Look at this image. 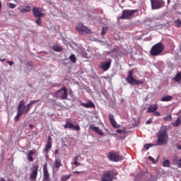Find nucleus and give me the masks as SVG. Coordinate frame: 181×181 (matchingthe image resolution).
<instances>
[{"instance_id":"nucleus-36","label":"nucleus","mask_w":181,"mask_h":181,"mask_svg":"<svg viewBox=\"0 0 181 181\" xmlns=\"http://www.w3.org/2000/svg\"><path fill=\"white\" fill-rule=\"evenodd\" d=\"M105 33H107V28L106 27H103L102 28V36H104V35H105Z\"/></svg>"},{"instance_id":"nucleus-39","label":"nucleus","mask_w":181,"mask_h":181,"mask_svg":"<svg viewBox=\"0 0 181 181\" xmlns=\"http://www.w3.org/2000/svg\"><path fill=\"white\" fill-rule=\"evenodd\" d=\"M47 144H52V137L50 136H48Z\"/></svg>"},{"instance_id":"nucleus-37","label":"nucleus","mask_w":181,"mask_h":181,"mask_svg":"<svg viewBox=\"0 0 181 181\" xmlns=\"http://www.w3.org/2000/svg\"><path fill=\"white\" fill-rule=\"evenodd\" d=\"M151 146H152V145H151V144H144V148L146 149V151H148V149H149V148H151Z\"/></svg>"},{"instance_id":"nucleus-21","label":"nucleus","mask_w":181,"mask_h":181,"mask_svg":"<svg viewBox=\"0 0 181 181\" xmlns=\"http://www.w3.org/2000/svg\"><path fill=\"white\" fill-rule=\"evenodd\" d=\"M109 120L110 122L114 128H117V122L115 121V118L114 117V115L110 114L109 115Z\"/></svg>"},{"instance_id":"nucleus-27","label":"nucleus","mask_w":181,"mask_h":181,"mask_svg":"<svg viewBox=\"0 0 181 181\" xmlns=\"http://www.w3.org/2000/svg\"><path fill=\"white\" fill-rule=\"evenodd\" d=\"M50 149H52V144H47L44 148V151L47 153H49Z\"/></svg>"},{"instance_id":"nucleus-23","label":"nucleus","mask_w":181,"mask_h":181,"mask_svg":"<svg viewBox=\"0 0 181 181\" xmlns=\"http://www.w3.org/2000/svg\"><path fill=\"white\" fill-rule=\"evenodd\" d=\"M174 81L176 83H180L181 81V72H179L176 74V76L173 78Z\"/></svg>"},{"instance_id":"nucleus-19","label":"nucleus","mask_w":181,"mask_h":181,"mask_svg":"<svg viewBox=\"0 0 181 181\" xmlns=\"http://www.w3.org/2000/svg\"><path fill=\"white\" fill-rule=\"evenodd\" d=\"M81 105L85 108H95V105L90 100H89L87 103H81Z\"/></svg>"},{"instance_id":"nucleus-11","label":"nucleus","mask_w":181,"mask_h":181,"mask_svg":"<svg viewBox=\"0 0 181 181\" xmlns=\"http://www.w3.org/2000/svg\"><path fill=\"white\" fill-rule=\"evenodd\" d=\"M64 128L65 129H75V131H80V125L76 124L74 125L73 123H71V120L70 119H66L65 121V125L64 126Z\"/></svg>"},{"instance_id":"nucleus-48","label":"nucleus","mask_w":181,"mask_h":181,"mask_svg":"<svg viewBox=\"0 0 181 181\" xmlns=\"http://www.w3.org/2000/svg\"><path fill=\"white\" fill-rule=\"evenodd\" d=\"M1 9H2V2L0 1V13H1Z\"/></svg>"},{"instance_id":"nucleus-22","label":"nucleus","mask_w":181,"mask_h":181,"mask_svg":"<svg viewBox=\"0 0 181 181\" xmlns=\"http://www.w3.org/2000/svg\"><path fill=\"white\" fill-rule=\"evenodd\" d=\"M32 11V7L30 6H26L24 8L20 9L21 13H28Z\"/></svg>"},{"instance_id":"nucleus-47","label":"nucleus","mask_w":181,"mask_h":181,"mask_svg":"<svg viewBox=\"0 0 181 181\" xmlns=\"http://www.w3.org/2000/svg\"><path fill=\"white\" fill-rule=\"evenodd\" d=\"M28 127H29V128H30V129H33V127H35V126L32 124H30Z\"/></svg>"},{"instance_id":"nucleus-50","label":"nucleus","mask_w":181,"mask_h":181,"mask_svg":"<svg viewBox=\"0 0 181 181\" xmlns=\"http://www.w3.org/2000/svg\"><path fill=\"white\" fill-rule=\"evenodd\" d=\"M0 181H6V180H5V178L1 177V178H0Z\"/></svg>"},{"instance_id":"nucleus-13","label":"nucleus","mask_w":181,"mask_h":181,"mask_svg":"<svg viewBox=\"0 0 181 181\" xmlns=\"http://www.w3.org/2000/svg\"><path fill=\"white\" fill-rule=\"evenodd\" d=\"M37 170H39V166L38 165H33V171L30 175V179L31 180H36V178L37 177Z\"/></svg>"},{"instance_id":"nucleus-44","label":"nucleus","mask_w":181,"mask_h":181,"mask_svg":"<svg viewBox=\"0 0 181 181\" xmlns=\"http://www.w3.org/2000/svg\"><path fill=\"white\" fill-rule=\"evenodd\" d=\"M74 165H75L76 166H81V165L80 164V163H78V161H74Z\"/></svg>"},{"instance_id":"nucleus-6","label":"nucleus","mask_w":181,"mask_h":181,"mask_svg":"<svg viewBox=\"0 0 181 181\" xmlns=\"http://www.w3.org/2000/svg\"><path fill=\"white\" fill-rule=\"evenodd\" d=\"M107 158L112 162H119L123 159L122 156L119 155L118 151H114L108 153Z\"/></svg>"},{"instance_id":"nucleus-9","label":"nucleus","mask_w":181,"mask_h":181,"mask_svg":"<svg viewBox=\"0 0 181 181\" xmlns=\"http://www.w3.org/2000/svg\"><path fill=\"white\" fill-rule=\"evenodd\" d=\"M136 12H139V10H123L122 16L119 19H130L134 13H136Z\"/></svg>"},{"instance_id":"nucleus-29","label":"nucleus","mask_w":181,"mask_h":181,"mask_svg":"<svg viewBox=\"0 0 181 181\" xmlns=\"http://www.w3.org/2000/svg\"><path fill=\"white\" fill-rule=\"evenodd\" d=\"M174 23L176 26V28H181V20L180 19H177L174 21Z\"/></svg>"},{"instance_id":"nucleus-8","label":"nucleus","mask_w":181,"mask_h":181,"mask_svg":"<svg viewBox=\"0 0 181 181\" xmlns=\"http://www.w3.org/2000/svg\"><path fill=\"white\" fill-rule=\"evenodd\" d=\"M151 9L156 10V9H161L165 5V2L163 0H150Z\"/></svg>"},{"instance_id":"nucleus-18","label":"nucleus","mask_w":181,"mask_h":181,"mask_svg":"<svg viewBox=\"0 0 181 181\" xmlns=\"http://www.w3.org/2000/svg\"><path fill=\"white\" fill-rule=\"evenodd\" d=\"M156 111H158V103L150 105L147 110V112H148L149 114L156 112Z\"/></svg>"},{"instance_id":"nucleus-10","label":"nucleus","mask_w":181,"mask_h":181,"mask_svg":"<svg viewBox=\"0 0 181 181\" xmlns=\"http://www.w3.org/2000/svg\"><path fill=\"white\" fill-rule=\"evenodd\" d=\"M77 32H79V35H89L91 33V30L87 27L84 26L82 23H79L76 27Z\"/></svg>"},{"instance_id":"nucleus-5","label":"nucleus","mask_w":181,"mask_h":181,"mask_svg":"<svg viewBox=\"0 0 181 181\" xmlns=\"http://www.w3.org/2000/svg\"><path fill=\"white\" fill-rule=\"evenodd\" d=\"M67 88L66 86L62 87L59 90H57L54 94L56 98H60V100H67Z\"/></svg>"},{"instance_id":"nucleus-34","label":"nucleus","mask_w":181,"mask_h":181,"mask_svg":"<svg viewBox=\"0 0 181 181\" xmlns=\"http://www.w3.org/2000/svg\"><path fill=\"white\" fill-rule=\"evenodd\" d=\"M174 163H176L177 165V168H181V158L175 160Z\"/></svg>"},{"instance_id":"nucleus-2","label":"nucleus","mask_w":181,"mask_h":181,"mask_svg":"<svg viewBox=\"0 0 181 181\" xmlns=\"http://www.w3.org/2000/svg\"><path fill=\"white\" fill-rule=\"evenodd\" d=\"M157 144L159 146L162 145H166L168 141L169 140V135L168 134V127L166 125L162 126L157 133Z\"/></svg>"},{"instance_id":"nucleus-38","label":"nucleus","mask_w":181,"mask_h":181,"mask_svg":"<svg viewBox=\"0 0 181 181\" xmlns=\"http://www.w3.org/2000/svg\"><path fill=\"white\" fill-rule=\"evenodd\" d=\"M117 134H127V132L125 130H121V129H117Z\"/></svg>"},{"instance_id":"nucleus-7","label":"nucleus","mask_w":181,"mask_h":181,"mask_svg":"<svg viewBox=\"0 0 181 181\" xmlns=\"http://www.w3.org/2000/svg\"><path fill=\"white\" fill-rule=\"evenodd\" d=\"M114 176H117V173L114 170H108L103 173L101 177V181H112Z\"/></svg>"},{"instance_id":"nucleus-40","label":"nucleus","mask_w":181,"mask_h":181,"mask_svg":"<svg viewBox=\"0 0 181 181\" xmlns=\"http://www.w3.org/2000/svg\"><path fill=\"white\" fill-rule=\"evenodd\" d=\"M72 173L74 175H80V173H83V171H73Z\"/></svg>"},{"instance_id":"nucleus-51","label":"nucleus","mask_w":181,"mask_h":181,"mask_svg":"<svg viewBox=\"0 0 181 181\" xmlns=\"http://www.w3.org/2000/svg\"><path fill=\"white\" fill-rule=\"evenodd\" d=\"M77 160H78V156L75 157V160L74 161L77 162Z\"/></svg>"},{"instance_id":"nucleus-3","label":"nucleus","mask_w":181,"mask_h":181,"mask_svg":"<svg viewBox=\"0 0 181 181\" xmlns=\"http://www.w3.org/2000/svg\"><path fill=\"white\" fill-rule=\"evenodd\" d=\"M163 50H165V45L162 42H158L151 47L150 54L151 56H159Z\"/></svg>"},{"instance_id":"nucleus-41","label":"nucleus","mask_w":181,"mask_h":181,"mask_svg":"<svg viewBox=\"0 0 181 181\" xmlns=\"http://www.w3.org/2000/svg\"><path fill=\"white\" fill-rule=\"evenodd\" d=\"M154 115L156 117H160L161 115H160V112L156 111V112H154Z\"/></svg>"},{"instance_id":"nucleus-33","label":"nucleus","mask_w":181,"mask_h":181,"mask_svg":"<svg viewBox=\"0 0 181 181\" xmlns=\"http://www.w3.org/2000/svg\"><path fill=\"white\" fill-rule=\"evenodd\" d=\"M165 121H172V115H168L163 117Z\"/></svg>"},{"instance_id":"nucleus-17","label":"nucleus","mask_w":181,"mask_h":181,"mask_svg":"<svg viewBox=\"0 0 181 181\" xmlns=\"http://www.w3.org/2000/svg\"><path fill=\"white\" fill-rule=\"evenodd\" d=\"M36 153V150H30L28 154H27V159L28 162H33L35 160V158H33V156H35V154Z\"/></svg>"},{"instance_id":"nucleus-25","label":"nucleus","mask_w":181,"mask_h":181,"mask_svg":"<svg viewBox=\"0 0 181 181\" xmlns=\"http://www.w3.org/2000/svg\"><path fill=\"white\" fill-rule=\"evenodd\" d=\"M52 49L54 52H58V53H60L63 50V48L60 45H54Z\"/></svg>"},{"instance_id":"nucleus-28","label":"nucleus","mask_w":181,"mask_h":181,"mask_svg":"<svg viewBox=\"0 0 181 181\" xmlns=\"http://www.w3.org/2000/svg\"><path fill=\"white\" fill-rule=\"evenodd\" d=\"M70 177H71V174L62 175L61 177V180L62 181L69 180V179H70Z\"/></svg>"},{"instance_id":"nucleus-31","label":"nucleus","mask_w":181,"mask_h":181,"mask_svg":"<svg viewBox=\"0 0 181 181\" xmlns=\"http://www.w3.org/2000/svg\"><path fill=\"white\" fill-rule=\"evenodd\" d=\"M170 165V162L169 161V160H165L163 162V166L164 168H169Z\"/></svg>"},{"instance_id":"nucleus-24","label":"nucleus","mask_w":181,"mask_h":181,"mask_svg":"<svg viewBox=\"0 0 181 181\" xmlns=\"http://www.w3.org/2000/svg\"><path fill=\"white\" fill-rule=\"evenodd\" d=\"M173 99V97H172L170 95H166V96H163L161 98V101H163V102L172 101Z\"/></svg>"},{"instance_id":"nucleus-52","label":"nucleus","mask_w":181,"mask_h":181,"mask_svg":"<svg viewBox=\"0 0 181 181\" xmlns=\"http://www.w3.org/2000/svg\"><path fill=\"white\" fill-rule=\"evenodd\" d=\"M167 4L169 5V4H170V0H167Z\"/></svg>"},{"instance_id":"nucleus-1","label":"nucleus","mask_w":181,"mask_h":181,"mask_svg":"<svg viewBox=\"0 0 181 181\" xmlns=\"http://www.w3.org/2000/svg\"><path fill=\"white\" fill-rule=\"evenodd\" d=\"M35 103H37V100H31L25 105V101L23 100H21L17 108V115L14 117L15 122H18L23 115L28 114L30 110V107H32Z\"/></svg>"},{"instance_id":"nucleus-16","label":"nucleus","mask_w":181,"mask_h":181,"mask_svg":"<svg viewBox=\"0 0 181 181\" xmlns=\"http://www.w3.org/2000/svg\"><path fill=\"white\" fill-rule=\"evenodd\" d=\"M89 128L90 129H92V131H94L95 134H98V135H100V136H104V132H102L98 127H95L94 124H90Z\"/></svg>"},{"instance_id":"nucleus-14","label":"nucleus","mask_w":181,"mask_h":181,"mask_svg":"<svg viewBox=\"0 0 181 181\" xmlns=\"http://www.w3.org/2000/svg\"><path fill=\"white\" fill-rule=\"evenodd\" d=\"M43 175L44 181H50V175L47 171V164H45L43 166Z\"/></svg>"},{"instance_id":"nucleus-20","label":"nucleus","mask_w":181,"mask_h":181,"mask_svg":"<svg viewBox=\"0 0 181 181\" xmlns=\"http://www.w3.org/2000/svg\"><path fill=\"white\" fill-rule=\"evenodd\" d=\"M62 166H63V163H62V160L60 158H56L54 161V169H59Z\"/></svg>"},{"instance_id":"nucleus-26","label":"nucleus","mask_w":181,"mask_h":181,"mask_svg":"<svg viewBox=\"0 0 181 181\" xmlns=\"http://www.w3.org/2000/svg\"><path fill=\"white\" fill-rule=\"evenodd\" d=\"M181 124V117H178L174 123H173V127H179Z\"/></svg>"},{"instance_id":"nucleus-53","label":"nucleus","mask_w":181,"mask_h":181,"mask_svg":"<svg viewBox=\"0 0 181 181\" xmlns=\"http://www.w3.org/2000/svg\"><path fill=\"white\" fill-rule=\"evenodd\" d=\"M0 62H5V59L0 60Z\"/></svg>"},{"instance_id":"nucleus-4","label":"nucleus","mask_w":181,"mask_h":181,"mask_svg":"<svg viewBox=\"0 0 181 181\" xmlns=\"http://www.w3.org/2000/svg\"><path fill=\"white\" fill-rule=\"evenodd\" d=\"M134 69H131L128 72V76L126 78V81L129 83V84L134 85V86H139L141 84H144V81H138L135 79L134 77Z\"/></svg>"},{"instance_id":"nucleus-56","label":"nucleus","mask_w":181,"mask_h":181,"mask_svg":"<svg viewBox=\"0 0 181 181\" xmlns=\"http://www.w3.org/2000/svg\"><path fill=\"white\" fill-rule=\"evenodd\" d=\"M0 60H2V59L0 58Z\"/></svg>"},{"instance_id":"nucleus-30","label":"nucleus","mask_w":181,"mask_h":181,"mask_svg":"<svg viewBox=\"0 0 181 181\" xmlns=\"http://www.w3.org/2000/svg\"><path fill=\"white\" fill-rule=\"evenodd\" d=\"M69 60H71V63H76V62H77V58H76V55L72 54L69 57Z\"/></svg>"},{"instance_id":"nucleus-42","label":"nucleus","mask_w":181,"mask_h":181,"mask_svg":"<svg viewBox=\"0 0 181 181\" xmlns=\"http://www.w3.org/2000/svg\"><path fill=\"white\" fill-rule=\"evenodd\" d=\"M148 159H150L153 163H156V162H155V158H153L152 156H149Z\"/></svg>"},{"instance_id":"nucleus-55","label":"nucleus","mask_w":181,"mask_h":181,"mask_svg":"<svg viewBox=\"0 0 181 181\" xmlns=\"http://www.w3.org/2000/svg\"><path fill=\"white\" fill-rule=\"evenodd\" d=\"M8 181H13V180H11V179H8Z\"/></svg>"},{"instance_id":"nucleus-54","label":"nucleus","mask_w":181,"mask_h":181,"mask_svg":"<svg viewBox=\"0 0 181 181\" xmlns=\"http://www.w3.org/2000/svg\"><path fill=\"white\" fill-rule=\"evenodd\" d=\"M29 87H32V84H28Z\"/></svg>"},{"instance_id":"nucleus-49","label":"nucleus","mask_w":181,"mask_h":181,"mask_svg":"<svg viewBox=\"0 0 181 181\" xmlns=\"http://www.w3.org/2000/svg\"><path fill=\"white\" fill-rule=\"evenodd\" d=\"M58 153H59V150H55V151H54V154H55V155H57Z\"/></svg>"},{"instance_id":"nucleus-45","label":"nucleus","mask_w":181,"mask_h":181,"mask_svg":"<svg viewBox=\"0 0 181 181\" xmlns=\"http://www.w3.org/2000/svg\"><path fill=\"white\" fill-rule=\"evenodd\" d=\"M7 63L9 64V66H13L14 64L13 61H8Z\"/></svg>"},{"instance_id":"nucleus-12","label":"nucleus","mask_w":181,"mask_h":181,"mask_svg":"<svg viewBox=\"0 0 181 181\" xmlns=\"http://www.w3.org/2000/svg\"><path fill=\"white\" fill-rule=\"evenodd\" d=\"M111 63H112V59H108L100 63L99 68L103 70V71H107L111 67Z\"/></svg>"},{"instance_id":"nucleus-32","label":"nucleus","mask_w":181,"mask_h":181,"mask_svg":"<svg viewBox=\"0 0 181 181\" xmlns=\"http://www.w3.org/2000/svg\"><path fill=\"white\" fill-rule=\"evenodd\" d=\"M7 6L10 8V9H15V8H16V4H13V3H9L7 4Z\"/></svg>"},{"instance_id":"nucleus-43","label":"nucleus","mask_w":181,"mask_h":181,"mask_svg":"<svg viewBox=\"0 0 181 181\" xmlns=\"http://www.w3.org/2000/svg\"><path fill=\"white\" fill-rule=\"evenodd\" d=\"M146 125H149L150 124H152V119H149L146 122Z\"/></svg>"},{"instance_id":"nucleus-46","label":"nucleus","mask_w":181,"mask_h":181,"mask_svg":"<svg viewBox=\"0 0 181 181\" xmlns=\"http://www.w3.org/2000/svg\"><path fill=\"white\" fill-rule=\"evenodd\" d=\"M28 66H29L30 67H32V66H33V62H28Z\"/></svg>"},{"instance_id":"nucleus-15","label":"nucleus","mask_w":181,"mask_h":181,"mask_svg":"<svg viewBox=\"0 0 181 181\" xmlns=\"http://www.w3.org/2000/svg\"><path fill=\"white\" fill-rule=\"evenodd\" d=\"M33 13L35 18H43L45 16V14L40 12V9L37 7L33 8Z\"/></svg>"},{"instance_id":"nucleus-35","label":"nucleus","mask_w":181,"mask_h":181,"mask_svg":"<svg viewBox=\"0 0 181 181\" xmlns=\"http://www.w3.org/2000/svg\"><path fill=\"white\" fill-rule=\"evenodd\" d=\"M35 23H37L38 26H42V18H40V17H38V18L35 21Z\"/></svg>"}]
</instances>
